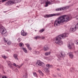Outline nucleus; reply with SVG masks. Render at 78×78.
I'll use <instances>...</instances> for the list:
<instances>
[{
    "instance_id": "ea45409f",
    "label": "nucleus",
    "mask_w": 78,
    "mask_h": 78,
    "mask_svg": "<svg viewBox=\"0 0 78 78\" xmlns=\"http://www.w3.org/2000/svg\"><path fill=\"white\" fill-rule=\"evenodd\" d=\"M57 70L59 71V69L58 68H57Z\"/></svg>"
},
{
    "instance_id": "aec40b11",
    "label": "nucleus",
    "mask_w": 78,
    "mask_h": 78,
    "mask_svg": "<svg viewBox=\"0 0 78 78\" xmlns=\"http://www.w3.org/2000/svg\"><path fill=\"white\" fill-rule=\"evenodd\" d=\"M51 53V52H45L44 54H45V56H48V55H50Z\"/></svg>"
},
{
    "instance_id": "473e14b6",
    "label": "nucleus",
    "mask_w": 78,
    "mask_h": 78,
    "mask_svg": "<svg viewBox=\"0 0 78 78\" xmlns=\"http://www.w3.org/2000/svg\"><path fill=\"white\" fill-rule=\"evenodd\" d=\"M46 72H49V70L48 69H45Z\"/></svg>"
},
{
    "instance_id": "f257e3e1",
    "label": "nucleus",
    "mask_w": 78,
    "mask_h": 78,
    "mask_svg": "<svg viewBox=\"0 0 78 78\" xmlns=\"http://www.w3.org/2000/svg\"><path fill=\"white\" fill-rule=\"evenodd\" d=\"M70 18L69 16L64 15L58 17L54 22V25L55 27L59 26V25H62L65 21H68L70 20Z\"/></svg>"
},
{
    "instance_id": "20e7f679",
    "label": "nucleus",
    "mask_w": 78,
    "mask_h": 78,
    "mask_svg": "<svg viewBox=\"0 0 78 78\" xmlns=\"http://www.w3.org/2000/svg\"><path fill=\"white\" fill-rule=\"evenodd\" d=\"M61 14L60 13H57L56 14H53L50 15H46L44 16V17L45 18H48V17H52V16H59Z\"/></svg>"
},
{
    "instance_id": "2eb2a0df",
    "label": "nucleus",
    "mask_w": 78,
    "mask_h": 78,
    "mask_svg": "<svg viewBox=\"0 0 78 78\" xmlns=\"http://www.w3.org/2000/svg\"><path fill=\"white\" fill-rule=\"evenodd\" d=\"M13 57L16 60H19L18 58H17V54H14L13 55Z\"/></svg>"
},
{
    "instance_id": "37998d69",
    "label": "nucleus",
    "mask_w": 78,
    "mask_h": 78,
    "mask_svg": "<svg viewBox=\"0 0 78 78\" xmlns=\"http://www.w3.org/2000/svg\"><path fill=\"white\" fill-rule=\"evenodd\" d=\"M46 58H48V57H47Z\"/></svg>"
},
{
    "instance_id": "9b49d317",
    "label": "nucleus",
    "mask_w": 78,
    "mask_h": 78,
    "mask_svg": "<svg viewBox=\"0 0 78 78\" xmlns=\"http://www.w3.org/2000/svg\"><path fill=\"white\" fill-rule=\"evenodd\" d=\"M78 28V23L76 24L75 27V28H71L70 29V31L72 32H73L75 31V29L77 30Z\"/></svg>"
},
{
    "instance_id": "6e6552de",
    "label": "nucleus",
    "mask_w": 78,
    "mask_h": 78,
    "mask_svg": "<svg viewBox=\"0 0 78 78\" xmlns=\"http://www.w3.org/2000/svg\"><path fill=\"white\" fill-rule=\"evenodd\" d=\"M68 8H69V6H66L63 8H59L56 9L55 11H61L62 10H66V9H68Z\"/></svg>"
},
{
    "instance_id": "cd10ccee",
    "label": "nucleus",
    "mask_w": 78,
    "mask_h": 78,
    "mask_svg": "<svg viewBox=\"0 0 78 78\" xmlns=\"http://www.w3.org/2000/svg\"><path fill=\"white\" fill-rule=\"evenodd\" d=\"M70 72H74V70L73 69V68H71L70 69Z\"/></svg>"
},
{
    "instance_id": "7c9ffc66",
    "label": "nucleus",
    "mask_w": 78,
    "mask_h": 78,
    "mask_svg": "<svg viewBox=\"0 0 78 78\" xmlns=\"http://www.w3.org/2000/svg\"><path fill=\"white\" fill-rule=\"evenodd\" d=\"M33 75L34 76L37 77V74L36 73H33Z\"/></svg>"
},
{
    "instance_id": "b1692460",
    "label": "nucleus",
    "mask_w": 78,
    "mask_h": 78,
    "mask_svg": "<svg viewBox=\"0 0 78 78\" xmlns=\"http://www.w3.org/2000/svg\"><path fill=\"white\" fill-rule=\"evenodd\" d=\"M2 57L4 59H6L7 58V57L5 55H2Z\"/></svg>"
},
{
    "instance_id": "ddd939ff",
    "label": "nucleus",
    "mask_w": 78,
    "mask_h": 78,
    "mask_svg": "<svg viewBox=\"0 0 78 78\" xmlns=\"http://www.w3.org/2000/svg\"><path fill=\"white\" fill-rule=\"evenodd\" d=\"M21 34L22 36H27V33L25 32V31L23 30H22L21 31Z\"/></svg>"
},
{
    "instance_id": "9d476101",
    "label": "nucleus",
    "mask_w": 78,
    "mask_h": 78,
    "mask_svg": "<svg viewBox=\"0 0 78 78\" xmlns=\"http://www.w3.org/2000/svg\"><path fill=\"white\" fill-rule=\"evenodd\" d=\"M4 41L6 42V43H7V44L8 45H10L11 44V42L9 40H6V39H5V38H3Z\"/></svg>"
},
{
    "instance_id": "2f4dec72",
    "label": "nucleus",
    "mask_w": 78,
    "mask_h": 78,
    "mask_svg": "<svg viewBox=\"0 0 78 78\" xmlns=\"http://www.w3.org/2000/svg\"><path fill=\"white\" fill-rule=\"evenodd\" d=\"M17 41H18V42H20L21 41V38H19L18 39H17Z\"/></svg>"
},
{
    "instance_id": "4be33fe9",
    "label": "nucleus",
    "mask_w": 78,
    "mask_h": 78,
    "mask_svg": "<svg viewBox=\"0 0 78 78\" xmlns=\"http://www.w3.org/2000/svg\"><path fill=\"white\" fill-rule=\"evenodd\" d=\"M22 49H23V51H24V52H25V53H27V52H28V51H27V50L26 49L24 48H22Z\"/></svg>"
},
{
    "instance_id": "bb28decb",
    "label": "nucleus",
    "mask_w": 78,
    "mask_h": 78,
    "mask_svg": "<svg viewBox=\"0 0 78 78\" xmlns=\"http://www.w3.org/2000/svg\"><path fill=\"white\" fill-rule=\"evenodd\" d=\"M7 78L5 76H3L2 77V74H0V78Z\"/></svg>"
},
{
    "instance_id": "f03ea898",
    "label": "nucleus",
    "mask_w": 78,
    "mask_h": 78,
    "mask_svg": "<svg viewBox=\"0 0 78 78\" xmlns=\"http://www.w3.org/2000/svg\"><path fill=\"white\" fill-rule=\"evenodd\" d=\"M68 34L66 33L63 34H62L59 35L58 37L54 38V41H55L56 44L61 45L63 44V42L61 40L62 38V39H64L65 37H68Z\"/></svg>"
},
{
    "instance_id": "f704fd0d",
    "label": "nucleus",
    "mask_w": 78,
    "mask_h": 78,
    "mask_svg": "<svg viewBox=\"0 0 78 78\" xmlns=\"http://www.w3.org/2000/svg\"><path fill=\"white\" fill-rule=\"evenodd\" d=\"M76 20H78V15L76 16Z\"/></svg>"
},
{
    "instance_id": "f8f14e48",
    "label": "nucleus",
    "mask_w": 78,
    "mask_h": 78,
    "mask_svg": "<svg viewBox=\"0 0 78 78\" xmlns=\"http://www.w3.org/2000/svg\"><path fill=\"white\" fill-rule=\"evenodd\" d=\"M45 4L46 5H45V7H47L48 5H51L52 4L50 1H48L46 2Z\"/></svg>"
},
{
    "instance_id": "6ab92c4d",
    "label": "nucleus",
    "mask_w": 78,
    "mask_h": 78,
    "mask_svg": "<svg viewBox=\"0 0 78 78\" xmlns=\"http://www.w3.org/2000/svg\"><path fill=\"white\" fill-rule=\"evenodd\" d=\"M13 66H15V67H18V68H20V66H19L18 65H16V64L15 63H13L12 64Z\"/></svg>"
},
{
    "instance_id": "72a5a7b5",
    "label": "nucleus",
    "mask_w": 78,
    "mask_h": 78,
    "mask_svg": "<svg viewBox=\"0 0 78 78\" xmlns=\"http://www.w3.org/2000/svg\"><path fill=\"white\" fill-rule=\"evenodd\" d=\"M6 0H1L0 1H1L2 2H5V1H6Z\"/></svg>"
},
{
    "instance_id": "4468645a",
    "label": "nucleus",
    "mask_w": 78,
    "mask_h": 78,
    "mask_svg": "<svg viewBox=\"0 0 78 78\" xmlns=\"http://www.w3.org/2000/svg\"><path fill=\"white\" fill-rule=\"evenodd\" d=\"M44 51H47L48 50H49V48L47 46H45L43 48V49Z\"/></svg>"
},
{
    "instance_id": "423d86ee",
    "label": "nucleus",
    "mask_w": 78,
    "mask_h": 78,
    "mask_svg": "<svg viewBox=\"0 0 78 78\" xmlns=\"http://www.w3.org/2000/svg\"><path fill=\"white\" fill-rule=\"evenodd\" d=\"M36 65L38 66H41L44 67L45 66V64L40 61H38L36 63Z\"/></svg>"
},
{
    "instance_id": "7ed1b4c3",
    "label": "nucleus",
    "mask_w": 78,
    "mask_h": 78,
    "mask_svg": "<svg viewBox=\"0 0 78 78\" xmlns=\"http://www.w3.org/2000/svg\"><path fill=\"white\" fill-rule=\"evenodd\" d=\"M2 29L1 31V34L4 36H7V31L6 29L3 27H2Z\"/></svg>"
},
{
    "instance_id": "c9c22d12",
    "label": "nucleus",
    "mask_w": 78,
    "mask_h": 78,
    "mask_svg": "<svg viewBox=\"0 0 78 78\" xmlns=\"http://www.w3.org/2000/svg\"><path fill=\"white\" fill-rule=\"evenodd\" d=\"M41 38L42 39H45V37L42 36L41 37Z\"/></svg>"
},
{
    "instance_id": "e433bc0d",
    "label": "nucleus",
    "mask_w": 78,
    "mask_h": 78,
    "mask_svg": "<svg viewBox=\"0 0 78 78\" xmlns=\"http://www.w3.org/2000/svg\"><path fill=\"white\" fill-rule=\"evenodd\" d=\"M76 44H77V45H78V41H76L75 42Z\"/></svg>"
},
{
    "instance_id": "f3484780",
    "label": "nucleus",
    "mask_w": 78,
    "mask_h": 78,
    "mask_svg": "<svg viewBox=\"0 0 78 78\" xmlns=\"http://www.w3.org/2000/svg\"><path fill=\"white\" fill-rule=\"evenodd\" d=\"M8 65L11 68L12 67V64H11V62L9 61L8 62Z\"/></svg>"
},
{
    "instance_id": "393cba45",
    "label": "nucleus",
    "mask_w": 78,
    "mask_h": 78,
    "mask_svg": "<svg viewBox=\"0 0 78 78\" xmlns=\"http://www.w3.org/2000/svg\"><path fill=\"white\" fill-rule=\"evenodd\" d=\"M41 38V37L40 36H37L34 37V38L35 39H40V38Z\"/></svg>"
},
{
    "instance_id": "79ce46f5",
    "label": "nucleus",
    "mask_w": 78,
    "mask_h": 78,
    "mask_svg": "<svg viewBox=\"0 0 78 78\" xmlns=\"http://www.w3.org/2000/svg\"><path fill=\"white\" fill-rule=\"evenodd\" d=\"M1 3H2V1H0V4Z\"/></svg>"
},
{
    "instance_id": "a19ab883",
    "label": "nucleus",
    "mask_w": 78,
    "mask_h": 78,
    "mask_svg": "<svg viewBox=\"0 0 78 78\" xmlns=\"http://www.w3.org/2000/svg\"><path fill=\"white\" fill-rule=\"evenodd\" d=\"M54 77H56V76H55V75H54Z\"/></svg>"
},
{
    "instance_id": "1a4fd4ad",
    "label": "nucleus",
    "mask_w": 78,
    "mask_h": 78,
    "mask_svg": "<svg viewBox=\"0 0 78 78\" xmlns=\"http://www.w3.org/2000/svg\"><path fill=\"white\" fill-rule=\"evenodd\" d=\"M66 56V54H65V53H64V52L62 51L60 53V55H59L58 56H57L58 58H59L60 57H62V58H64L65 57V56Z\"/></svg>"
},
{
    "instance_id": "412c9836",
    "label": "nucleus",
    "mask_w": 78,
    "mask_h": 78,
    "mask_svg": "<svg viewBox=\"0 0 78 78\" xmlns=\"http://www.w3.org/2000/svg\"><path fill=\"white\" fill-rule=\"evenodd\" d=\"M38 72L40 73V74L41 75V76H44V73H42V71H41V70H38Z\"/></svg>"
},
{
    "instance_id": "a878e982",
    "label": "nucleus",
    "mask_w": 78,
    "mask_h": 78,
    "mask_svg": "<svg viewBox=\"0 0 78 78\" xmlns=\"http://www.w3.org/2000/svg\"><path fill=\"white\" fill-rule=\"evenodd\" d=\"M27 75H28V74H27V73H26V75H24L23 76V77L25 78H28V76H27Z\"/></svg>"
},
{
    "instance_id": "5701e85b",
    "label": "nucleus",
    "mask_w": 78,
    "mask_h": 78,
    "mask_svg": "<svg viewBox=\"0 0 78 78\" xmlns=\"http://www.w3.org/2000/svg\"><path fill=\"white\" fill-rule=\"evenodd\" d=\"M23 46H24V44L22 43H20L19 44L20 47H23Z\"/></svg>"
},
{
    "instance_id": "4c0bfd02",
    "label": "nucleus",
    "mask_w": 78,
    "mask_h": 78,
    "mask_svg": "<svg viewBox=\"0 0 78 78\" xmlns=\"http://www.w3.org/2000/svg\"><path fill=\"white\" fill-rule=\"evenodd\" d=\"M0 67L1 69H3V66H0Z\"/></svg>"
},
{
    "instance_id": "c85d7f7f",
    "label": "nucleus",
    "mask_w": 78,
    "mask_h": 78,
    "mask_svg": "<svg viewBox=\"0 0 78 78\" xmlns=\"http://www.w3.org/2000/svg\"><path fill=\"white\" fill-rule=\"evenodd\" d=\"M46 66L47 67H48V68H49V67H50V66H51L49 64H47L46 65Z\"/></svg>"
},
{
    "instance_id": "58836bf2",
    "label": "nucleus",
    "mask_w": 78,
    "mask_h": 78,
    "mask_svg": "<svg viewBox=\"0 0 78 78\" xmlns=\"http://www.w3.org/2000/svg\"><path fill=\"white\" fill-rule=\"evenodd\" d=\"M2 27V25L0 24V28H1V27Z\"/></svg>"
},
{
    "instance_id": "0eeeda50",
    "label": "nucleus",
    "mask_w": 78,
    "mask_h": 78,
    "mask_svg": "<svg viewBox=\"0 0 78 78\" xmlns=\"http://www.w3.org/2000/svg\"><path fill=\"white\" fill-rule=\"evenodd\" d=\"M68 47L69 49H73V48H75L74 44L72 42H69L68 43Z\"/></svg>"
},
{
    "instance_id": "a211bd4d",
    "label": "nucleus",
    "mask_w": 78,
    "mask_h": 78,
    "mask_svg": "<svg viewBox=\"0 0 78 78\" xmlns=\"http://www.w3.org/2000/svg\"><path fill=\"white\" fill-rule=\"evenodd\" d=\"M26 45L27 48H28V49H29V50H31V49H32V48H31V47H30V44H26Z\"/></svg>"
},
{
    "instance_id": "c756f323",
    "label": "nucleus",
    "mask_w": 78,
    "mask_h": 78,
    "mask_svg": "<svg viewBox=\"0 0 78 78\" xmlns=\"http://www.w3.org/2000/svg\"><path fill=\"white\" fill-rule=\"evenodd\" d=\"M45 30L44 29H42L41 30H40L39 31L40 32V33H42V32H43V31H44Z\"/></svg>"
},
{
    "instance_id": "39448f33",
    "label": "nucleus",
    "mask_w": 78,
    "mask_h": 78,
    "mask_svg": "<svg viewBox=\"0 0 78 78\" xmlns=\"http://www.w3.org/2000/svg\"><path fill=\"white\" fill-rule=\"evenodd\" d=\"M15 3V1H12L11 0H9V1L6 2L5 3V5L7 6H11L12 4H14Z\"/></svg>"
},
{
    "instance_id": "dca6fc26",
    "label": "nucleus",
    "mask_w": 78,
    "mask_h": 78,
    "mask_svg": "<svg viewBox=\"0 0 78 78\" xmlns=\"http://www.w3.org/2000/svg\"><path fill=\"white\" fill-rule=\"evenodd\" d=\"M69 56L70 58H71V59H73V55L72 54V52L69 53Z\"/></svg>"
}]
</instances>
